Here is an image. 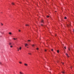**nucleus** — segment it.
<instances>
[{
	"mask_svg": "<svg viewBox=\"0 0 74 74\" xmlns=\"http://www.w3.org/2000/svg\"><path fill=\"white\" fill-rule=\"evenodd\" d=\"M0 64H1V62H0Z\"/></svg>",
	"mask_w": 74,
	"mask_h": 74,
	"instance_id": "29",
	"label": "nucleus"
},
{
	"mask_svg": "<svg viewBox=\"0 0 74 74\" xmlns=\"http://www.w3.org/2000/svg\"><path fill=\"white\" fill-rule=\"evenodd\" d=\"M1 24L2 25H3V24H2V23H1Z\"/></svg>",
	"mask_w": 74,
	"mask_h": 74,
	"instance_id": "24",
	"label": "nucleus"
},
{
	"mask_svg": "<svg viewBox=\"0 0 74 74\" xmlns=\"http://www.w3.org/2000/svg\"><path fill=\"white\" fill-rule=\"evenodd\" d=\"M62 73H63V74H64V72H62Z\"/></svg>",
	"mask_w": 74,
	"mask_h": 74,
	"instance_id": "20",
	"label": "nucleus"
},
{
	"mask_svg": "<svg viewBox=\"0 0 74 74\" xmlns=\"http://www.w3.org/2000/svg\"><path fill=\"white\" fill-rule=\"evenodd\" d=\"M27 48H29V47H27Z\"/></svg>",
	"mask_w": 74,
	"mask_h": 74,
	"instance_id": "35",
	"label": "nucleus"
},
{
	"mask_svg": "<svg viewBox=\"0 0 74 74\" xmlns=\"http://www.w3.org/2000/svg\"><path fill=\"white\" fill-rule=\"evenodd\" d=\"M41 23H43V20H42L41 21Z\"/></svg>",
	"mask_w": 74,
	"mask_h": 74,
	"instance_id": "7",
	"label": "nucleus"
},
{
	"mask_svg": "<svg viewBox=\"0 0 74 74\" xmlns=\"http://www.w3.org/2000/svg\"><path fill=\"white\" fill-rule=\"evenodd\" d=\"M64 48H65V49H66V47H64Z\"/></svg>",
	"mask_w": 74,
	"mask_h": 74,
	"instance_id": "28",
	"label": "nucleus"
},
{
	"mask_svg": "<svg viewBox=\"0 0 74 74\" xmlns=\"http://www.w3.org/2000/svg\"><path fill=\"white\" fill-rule=\"evenodd\" d=\"M10 47H12V45L10 46Z\"/></svg>",
	"mask_w": 74,
	"mask_h": 74,
	"instance_id": "21",
	"label": "nucleus"
},
{
	"mask_svg": "<svg viewBox=\"0 0 74 74\" xmlns=\"http://www.w3.org/2000/svg\"><path fill=\"white\" fill-rule=\"evenodd\" d=\"M36 49L37 50H38L39 49V48H37Z\"/></svg>",
	"mask_w": 74,
	"mask_h": 74,
	"instance_id": "18",
	"label": "nucleus"
},
{
	"mask_svg": "<svg viewBox=\"0 0 74 74\" xmlns=\"http://www.w3.org/2000/svg\"><path fill=\"white\" fill-rule=\"evenodd\" d=\"M64 64V63H63L62 64Z\"/></svg>",
	"mask_w": 74,
	"mask_h": 74,
	"instance_id": "34",
	"label": "nucleus"
},
{
	"mask_svg": "<svg viewBox=\"0 0 74 74\" xmlns=\"http://www.w3.org/2000/svg\"><path fill=\"white\" fill-rule=\"evenodd\" d=\"M24 65L25 66H27V64L25 63Z\"/></svg>",
	"mask_w": 74,
	"mask_h": 74,
	"instance_id": "5",
	"label": "nucleus"
},
{
	"mask_svg": "<svg viewBox=\"0 0 74 74\" xmlns=\"http://www.w3.org/2000/svg\"><path fill=\"white\" fill-rule=\"evenodd\" d=\"M18 31L19 32H21V30H19Z\"/></svg>",
	"mask_w": 74,
	"mask_h": 74,
	"instance_id": "26",
	"label": "nucleus"
},
{
	"mask_svg": "<svg viewBox=\"0 0 74 74\" xmlns=\"http://www.w3.org/2000/svg\"><path fill=\"white\" fill-rule=\"evenodd\" d=\"M9 34L10 35H12V33L11 32H10L9 33Z\"/></svg>",
	"mask_w": 74,
	"mask_h": 74,
	"instance_id": "6",
	"label": "nucleus"
},
{
	"mask_svg": "<svg viewBox=\"0 0 74 74\" xmlns=\"http://www.w3.org/2000/svg\"><path fill=\"white\" fill-rule=\"evenodd\" d=\"M28 54L29 55H32V53H28Z\"/></svg>",
	"mask_w": 74,
	"mask_h": 74,
	"instance_id": "4",
	"label": "nucleus"
},
{
	"mask_svg": "<svg viewBox=\"0 0 74 74\" xmlns=\"http://www.w3.org/2000/svg\"><path fill=\"white\" fill-rule=\"evenodd\" d=\"M34 46H35V45H32V46L33 47H34Z\"/></svg>",
	"mask_w": 74,
	"mask_h": 74,
	"instance_id": "11",
	"label": "nucleus"
},
{
	"mask_svg": "<svg viewBox=\"0 0 74 74\" xmlns=\"http://www.w3.org/2000/svg\"><path fill=\"white\" fill-rule=\"evenodd\" d=\"M57 53H59V50H58L57 51Z\"/></svg>",
	"mask_w": 74,
	"mask_h": 74,
	"instance_id": "15",
	"label": "nucleus"
},
{
	"mask_svg": "<svg viewBox=\"0 0 74 74\" xmlns=\"http://www.w3.org/2000/svg\"><path fill=\"white\" fill-rule=\"evenodd\" d=\"M17 49H19V48H18H18H17Z\"/></svg>",
	"mask_w": 74,
	"mask_h": 74,
	"instance_id": "33",
	"label": "nucleus"
},
{
	"mask_svg": "<svg viewBox=\"0 0 74 74\" xmlns=\"http://www.w3.org/2000/svg\"><path fill=\"white\" fill-rule=\"evenodd\" d=\"M45 51H47V50H46V49H45Z\"/></svg>",
	"mask_w": 74,
	"mask_h": 74,
	"instance_id": "25",
	"label": "nucleus"
},
{
	"mask_svg": "<svg viewBox=\"0 0 74 74\" xmlns=\"http://www.w3.org/2000/svg\"><path fill=\"white\" fill-rule=\"evenodd\" d=\"M51 50L52 51H53V49H51Z\"/></svg>",
	"mask_w": 74,
	"mask_h": 74,
	"instance_id": "22",
	"label": "nucleus"
},
{
	"mask_svg": "<svg viewBox=\"0 0 74 74\" xmlns=\"http://www.w3.org/2000/svg\"><path fill=\"white\" fill-rule=\"evenodd\" d=\"M66 55L67 57H69V56H68V54L67 53H66Z\"/></svg>",
	"mask_w": 74,
	"mask_h": 74,
	"instance_id": "3",
	"label": "nucleus"
},
{
	"mask_svg": "<svg viewBox=\"0 0 74 74\" xmlns=\"http://www.w3.org/2000/svg\"><path fill=\"white\" fill-rule=\"evenodd\" d=\"M12 4L13 5H14L15 4V3H12Z\"/></svg>",
	"mask_w": 74,
	"mask_h": 74,
	"instance_id": "9",
	"label": "nucleus"
},
{
	"mask_svg": "<svg viewBox=\"0 0 74 74\" xmlns=\"http://www.w3.org/2000/svg\"><path fill=\"white\" fill-rule=\"evenodd\" d=\"M73 32H74V29H73Z\"/></svg>",
	"mask_w": 74,
	"mask_h": 74,
	"instance_id": "30",
	"label": "nucleus"
},
{
	"mask_svg": "<svg viewBox=\"0 0 74 74\" xmlns=\"http://www.w3.org/2000/svg\"><path fill=\"white\" fill-rule=\"evenodd\" d=\"M16 40H17V38H16Z\"/></svg>",
	"mask_w": 74,
	"mask_h": 74,
	"instance_id": "32",
	"label": "nucleus"
},
{
	"mask_svg": "<svg viewBox=\"0 0 74 74\" xmlns=\"http://www.w3.org/2000/svg\"><path fill=\"white\" fill-rule=\"evenodd\" d=\"M69 51H70V49L69 48Z\"/></svg>",
	"mask_w": 74,
	"mask_h": 74,
	"instance_id": "27",
	"label": "nucleus"
},
{
	"mask_svg": "<svg viewBox=\"0 0 74 74\" xmlns=\"http://www.w3.org/2000/svg\"><path fill=\"white\" fill-rule=\"evenodd\" d=\"M41 25L42 26H43V25L42 24H41Z\"/></svg>",
	"mask_w": 74,
	"mask_h": 74,
	"instance_id": "23",
	"label": "nucleus"
},
{
	"mask_svg": "<svg viewBox=\"0 0 74 74\" xmlns=\"http://www.w3.org/2000/svg\"><path fill=\"white\" fill-rule=\"evenodd\" d=\"M9 44L10 45H12V43H11V42H10Z\"/></svg>",
	"mask_w": 74,
	"mask_h": 74,
	"instance_id": "10",
	"label": "nucleus"
},
{
	"mask_svg": "<svg viewBox=\"0 0 74 74\" xmlns=\"http://www.w3.org/2000/svg\"><path fill=\"white\" fill-rule=\"evenodd\" d=\"M26 26H29V25L28 24H27L25 25Z\"/></svg>",
	"mask_w": 74,
	"mask_h": 74,
	"instance_id": "16",
	"label": "nucleus"
},
{
	"mask_svg": "<svg viewBox=\"0 0 74 74\" xmlns=\"http://www.w3.org/2000/svg\"><path fill=\"white\" fill-rule=\"evenodd\" d=\"M19 63L20 64H22V62H19Z\"/></svg>",
	"mask_w": 74,
	"mask_h": 74,
	"instance_id": "14",
	"label": "nucleus"
},
{
	"mask_svg": "<svg viewBox=\"0 0 74 74\" xmlns=\"http://www.w3.org/2000/svg\"><path fill=\"white\" fill-rule=\"evenodd\" d=\"M66 18H66V17H64V19H66Z\"/></svg>",
	"mask_w": 74,
	"mask_h": 74,
	"instance_id": "13",
	"label": "nucleus"
},
{
	"mask_svg": "<svg viewBox=\"0 0 74 74\" xmlns=\"http://www.w3.org/2000/svg\"><path fill=\"white\" fill-rule=\"evenodd\" d=\"M20 74H24V73L22 72H20Z\"/></svg>",
	"mask_w": 74,
	"mask_h": 74,
	"instance_id": "2",
	"label": "nucleus"
},
{
	"mask_svg": "<svg viewBox=\"0 0 74 74\" xmlns=\"http://www.w3.org/2000/svg\"><path fill=\"white\" fill-rule=\"evenodd\" d=\"M18 51H19V49H18Z\"/></svg>",
	"mask_w": 74,
	"mask_h": 74,
	"instance_id": "31",
	"label": "nucleus"
},
{
	"mask_svg": "<svg viewBox=\"0 0 74 74\" xmlns=\"http://www.w3.org/2000/svg\"><path fill=\"white\" fill-rule=\"evenodd\" d=\"M21 49H22V48H21V47H20L19 48V49L21 50Z\"/></svg>",
	"mask_w": 74,
	"mask_h": 74,
	"instance_id": "12",
	"label": "nucleus"
},
{
	"mask_svg": "<svg viewBox=\"0 0 74 74\" xmlns=\"http://www.w3.org/2000/svg\"><path fill=\"white\" fill-rule=\"evenodd\" d=\"M31 41V40H28V42H30Z\"/></svg>",
	"mask_w": 74,
	"mask_h": 74,
	"instance_id": "19",
	"label": "nucleus"
},
{
	"mask_svg": "<svg viewBox=\"0 0 74 74\" xmlns=\"http://www.w3.org/2000/svg\"><path fill=\"white\" fill-rule=\"evenodd\" d=\"M13 39H14V40H16V38H13Z\"/></svg>",
	"mask_w": 74,
	"mask_h": 74,
	"instance_id": "17",
	"label": "nucleus"
},
{
	"mask_svg": "<svg viewBox=\"0 0 74 74\" xmlns=\"http://www.w3.org/2000/svg\"><path fill=\"white\" fill-rule=\"evenodd\" d=\"M47 18H51V17L50 16H47Z\"/></svg>",
	"mask_w": 74,
	"mask_h": 74,
	"instance_id": "8",
	"label": "nucleus"
},
{
	"mask_svg": "<svg viewBox=\"0 0 74 74\" xmlns=\"http://www.w3.org/2000/svg\"><path fill=\"white\" fill-rule=\"evenodd\" d=\"M28 44H26V43L25 44V47H26L28 46Z\"/></svg>",
	"mask_w": 74,
	"mask_h": 74,
	"instance_id": "1",
	"label": "nucleus"
}]
</instances>
